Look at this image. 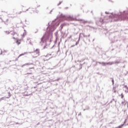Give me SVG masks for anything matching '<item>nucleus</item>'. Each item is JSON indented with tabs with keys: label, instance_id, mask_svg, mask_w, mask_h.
I'll use <instances>...</instances> for the list:
<instances>
[{
	"label": "nucleus",
	"instance_id": "6",
	"mask_svg": "<svg viewBox=\"0 0 128 128\" xmlns=\"http://www.w3.org/2000/svg\"><path fill=\"white\" fill-rule=\"evenodd\" d=\"M44 36H43L42 38L41 39L42 42H44Z\"/></svg>",
	"mask_w": 128,
	"mask_h": 128
},
{
	"label": "nucleus",
	"instance_id": "12",
	"mask_svg": "<svg viewBox=\"0 0 128 128\" xmlns=\"http://www.w3.org/2000/svg\"><path fill=\"white\" fill-rule=\"evenodd\" d=\"M128 18H126V20H128Z\"/></svg>",
	"mask_w": 128,
	"mask_h": 128
},
{
	"label": "nucleus",
	"instance_id": "3",
	"mask_svg": "<svg viewBox=\"0 0 128 128\" xmlns=\"http://www.w3.org/2000/svg\"><path fill=\"white\" fill-rule=\"evenodd\" d=\"M17 44H20V42H22L21 40H17L16 42Z\"/></svg>",
	"mask_w": 128,
	"mask_h": 128
},
{
	"label": "nucleus",
	"instance_id": "13",
	"mask_svg": "<svg viewBox=\"0 0 128 128\" xmlns=\"http://www.w3.org/2000/svg\"><path fill=\"white\" fill-rule=\"evenodd\" d=\"M60 4V3H59L58 5Z\"/></svg>",
	"mask_w": 128,
	"mask_h": 128
},
{
	"label": "nucleus",
	"instance_id": "5",
	"mask_svg": "<svg viewBox=\"0 0 128 128\" xmlns=\"http://www.w3.org/2000/svg\"><path fill=\"white\" fill-rule=\"evenodd\" d=\"M68 20H74V19L72 17H68Z\"/></svg>",
	"mask_w": 128,
	"mask_h": 128
},
{
	"label": "nucleus",
	"instance_id": "14",
	"mask_svg": "<svg viewBox=\"0 0 128 128\" xmlns=\"http://www.w3.org/2000/svg\"><path fill=\"white\" fill-rule=\"evenodd\" d=\"M60 4V3H59L58 5Z\"/></svg>",
	"mask_w": 128,
	"mask_h": 128
},
{
	"label": "nucleus",
	"instance_id": "15",
	"mask_svg": "<svg viewBox=\"0 0 128 128\" xmlns=\"http://www.w3.org/2000/svg\"><path fill=\"white\" fill-rule=\"evenodd\" d=\"M38 6H40V5H38Z\"/></svg>",
	"mask_w": 128,
	"mask_h": 128
},
{
	"label": "nucleus",
	"instance_id": "2",
	"mask_svg": "<svg viewBox=\"0 0 128 128\" xmlns=\"http://www.w3.org/2000/svg\"><path fill=\"white\" fill-rule=\"evenodd\" d=\"M124 88H125V92H128V87L126 86H124Z\"/></svg>",
	"mask_w": 128,
	"mask_h": 128
},
{
	"label": "nucleus",
	"instance_id": "1",
	"mask_svg": "<svg viewBox=\"0 0 128 128\" xmlns=\"http://www.w3.org/2000/svg\"><path fill=\"white\" fill-rule=\"evenodd\" d=\"M40 50L39 49H36L34 51V54L36 55L35 57H38L40 55Z\"/></svg>",
	"mask_w": 128,
	"mask_h": 128
},
{
	"label": "nucleus",
	"instance_id": "9",
	"mask_svg": "<svg viewBox=\"0 0 128 128\" xmlns=\"http://www.w3.org/2000/svg\"><path fill=\"white\" fill-rule=\"evenodd\" d=\"M120 96H121V98H124V95H123V94H120Z\"/></svg>",
	"mask_w": 128,
	"mask_h": 128
},
{
	"label": "nucleus",
	"instance_id": "11",
	"mask_svg": "<svg viewBox=\"0 0 128 128\" xmlns=\"http://www.w3.org/2000/svg\"><path fill=\"white\" fill-rule=\"evenodd\" d=\"M4 100V97H2V98H0V100Z\"/></svg>",
	"mask_w": 128,
	"mask_h": 128
},
{
	"label": "nucleus",
	"instance_id": "8",
	"mask_svg": "<svg viewBox=\"0 0 128 128\" xmlns=\"http://www.w3.org/2000/svg\"><path fill=\"white\" fill-rule=\"evenodd\" d=\"M10 97V93H9L8 97H6V98H9Z\"/></svg>",
	"mask_w": 128,
	"mask_h": 128
},
{
	"label": "nucleus",
	"instance_id": "7",
	"mask_svg": "<svg viewBox=\"0 0 128 128\" xmlns=\"http://www.w3.org/2000/svg\"><path fill=\"white\" fill-rule=\"evenodd\" d=\"M24 56V54H20V56H18V58H19L21 56Z\"/></svg>",
	"mask_w": 128,
	"mask_h": 128
},
{
	"label": "nucleus",
	"instance_id": "10",
	"mask_svg": "<svg viewBox=\"0 0 128 128\" xmlns=\"http://www.w3.org/2000/svg\"><path fill=\"white\" fill-rule=\"evenodd\" d=\"M5 33H6V34H10V32H8V31H6Z\"/></svg>",
	"mask_w": 128,
	"mask_h": 128
},
{
	"label": "nucleus",
	"instance_id": "4",
	"mask_svg": "<svg viewBox=\"0 0 128 128\" xmlns=\"http://www.w3.org/2000/svg\"><path fill=\"white\" fill-rule=\"evenodd\" d=\"M112 92H114V93H116V86L113 87Z\"/></svg>",
	"mask_w": 128,
	"mask_h": 128
}]
</instances>
